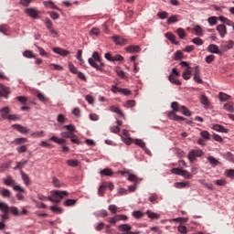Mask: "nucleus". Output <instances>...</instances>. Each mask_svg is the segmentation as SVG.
I'll return each mask as SVG.
<instances>
[{
  "instance_id": "28",
  "label": "nucleus",
  "mask_w": 234,
  "mask_h": 234,
  "mask_svg": "<svg viewBox=\"0 0 234 234\" xmlns=\"http://www.w3.org/2000/svg\"><path fill=\"white\" fill-rule=\"evenodd\" d=\"M168 80L170 81V83H174V85H182V82L175 78V75L171 74L169 77H168Z\"/></svg>"
},
{
  "instance_id": "55",
  "label": "nucleus",
  "mask_w": 234,
  "mask_h": 234,
  "mask_svg": "<svg viewBox=\"0 0 234 234\" xmlns=\"http://www.w3.org/2000/svg\"><path fill=\"white\" fill-rule=\"evenodd\" d=\"M53 186L55 187H61V182L59 179H58V177H53Z\"/></svg>"
},
{
  "instance_id": "37",
  "label": "nucleus",
  "mask_w": 234,
  "mask_h": 234,
  "mask_svg": "<svg viewBox=\"0 0 234 234\" xmlns=\"http://www.w3.org/2000/svg\"><path fill=\"white\" fill-rule=\"evenodd\" d=\"M21 175L26 186H30V177H28V175L25 174V172H22Z\"/></svg>"
},
{
  "instance_id": "19",
  "label": "nucleus",
  "mask_w": 234,
  "mask_h": 234,
  "mask_svg": "<svg viewBox=\"0 0 234 234\" xmlns=\"http://www.w3.org/2000/svg\"><path fill=\"white\" fill-rule=\"evenodd\" d=\"M180 16L173 15L167 19V25H173L174 23H178L180 21Z\"/></svg>"
},
{
  "instance_id": "35",
  "label": "nucleus",
  "mask_w": 234,
  "mask_h": 234,
  "mask_svg": "<svg viewBox=\"0 0 234 234\" xmlns=\"http://www.w3.org/2000/svg\"><path fill=\"white\" fill-rule=\"evenodd\" d=\"M101 175H102L103 176H112V170H111L110 168H105L101 171Z\"/></svg>"
},
{
  "instance_id": "14",
  "label": "nucleus",
  "mask_w": 234,
  "mask_h": 234,
  "mask_svg": "<svg viewBox=\"0 0 234 234\" xmlns=\"http://www.w3.org/2000/svg\"><path fill=\"white\" fill-rule=\"evenodd\" d=\"M53 52H55V54H58L59 56H63L64 58L67 57L69 54H70V52L61 48H53Z\"/></svg>"
},
{
  "instance_id": "61",
  "label": "nucleus",
  "mask_w": 234,
  "mask_h": 234,
  "mask_svg": "<svg viewBox=\"0 0 234 234\" xmlns=\"http://www.w3.org/2000/svg\"><path fill=\"white\" fill-rule=\"evenodd\" d=\"M214 60H215V56L214 55H208L205 58V61L207 63H213Z\"/></svg>"
},
{
  "instance_id": "27",
  "label": "nucleus",
  "mask_w": 234,
  "mask_h": 234,
  "mask_svg": "<svg viewBox=\"0 0 234 234\" xmlns=\"http://www.w3.org/2000/svg\"><path fill=\"white\" fill-rule=\"evenodd\" d=\"M175 187H176V189H184V187H189V183L188 182H177L175 184Z\"/></svg>"
},
{
  "instance_id": "39",
  "label": "nucleus",
  "mask_w": 234,
  "mask_h": 234,
  "mask_svg": "<svg viewBox=\"0 0 234 234\" xmlns=\"http://www.w3.org/2000/svg\"><path fill=\"white\" fill-rule=\"evenodd\" d=\"M32 138H43L45 136V132L40 131V132H35L31 134Z\"/></svg>"
},
{
  "instance_id": "29",
  "label": "nucleus",
  "mask_w": 234,
  "mask_h": 234,
  "mask_svg": "<svg viewBox=\"0 0 234 234\" xmlns=\"http://www.w3.org/2000/svg\"><path fill=\"white\" fill-rule=\"evenodd\" d=\"M207 160H208L209 164L212 165L214 167H216V165H220V162L213 156H208Z\"/></svg>"
},
{
  "instance_id": "32",
  "label": "nucleus",
  "mask_w": 234,
  "mask_h": 234,
  "mask_svg": "<svg viewBox=\"0 0 234 234\" xmlns=\"http://www.w3.org/2000/svg\"><path fill=\"white\" fill-rule=\"evenodd\" d=\"M51 142H54L55 144H58V145H63L65 144L66 140L65 139H59L56 136L50 137Z\"/></svg>"
},
{
  "instance_id": "56",
  "label": "nucleus",
  "mask_w": 234,
  "mask_h": 234,
  "mask_svg": "<svg viewBox=\"0 0 234 234\" xmlns=\"http://www.w3.org/2000/svg\"><path fill=\"white\" fill-rule=\"evenodd\" d=\"M72 134H74V133H72L70 132H63V133H60V136L62 138H71Z\"/></svg>"
},
{
  "instance_id": "18",
  "label": "nucleus",
  "mask_w": 234,
  "mask_h": 234,
  "mask_svg": "<svg viewBox=\"0 0 234 234\" xmlns=\"http://www.w3.org/2000/svg\"><path fill=\"white\" fill-rule=\"evenodd\" d=\"M207 50L211 53V54H220V50H218V46L215 45V44H210L207 47Z\"/></svg>"
},
{
  "instance_id": "20",
  "label": "nucleus",
  "mask_w": 234,
  "mask_h": 234,
  "mask_svg": "<svg viewBox=\"0 0 234 234\" xmlns=\"http://www.w3.org/2000/svg\"><path fill=\"white\" fill-rule=\"evenodd\" d=\"M43 5L47 8H51L52 10H59L58 5H54V2L52 1H44Z\"/></svg>"
},
{
  "instance_id": "13",
  "label": "nucleus",
  "mask_w": 234,
  "mask_h": 234,
  "mask_svg": "<svg viewBox=\"0 0 234 234\" xmlns=\"http://www.w3.org/2000/svg\"><path fill=\"white\" fill-rule=\"evenodd\" d=\"M10 87H6L5 85H1V96L2 98H8V95L10 94Z\"/></svg>"
},
{
  "instance_id": "30",
  "label": "nucleus",
  "mask_w": 234,
  "mask_h": 234,
  "mask_svg": "<svg viewBox=\"0 0 234 234\" xmlns=\"http://www.w3.org/2000/svg\"><path fill=\"white\" fill-rule=\"evenodd\" d=\"M223 109H225V111H228V112H234L233 102H227L226 104H224Z\"/></svg>"
},
{
  "instance_id": "26",
  "label": "nucleus",
  "mask_w": 234,
  "mask_h": 234,
  "mask_svg": "<svg viewBox=\"0 0 234 234\" xmlns=\"http://www.w3.org/2000/svg\"><path fill=\"white\" fill-rule=\"evenodd\" d=\"M193 68L192 67H188L186 70H185V72L183 73V78L185 79V80H191V74H192V72H191V69H192Z\"/></svg>"
},
{
  "instance_id": "60",
  "label": "nucleus",
  "mask_w": 234,
  "mask_h": 234,
  "mask_svg": "<svg viewBox=\"0 0 234 234\" xmlns=\"http://www.w3.org/2000/svg\"><path fill=\"white\" fill-rule=\"evenodd\" d=\"M133 217H134V218H142V217H144V213L141 211H133Z\"/></svg>"
},
{
  "instance_id": "45",
  "label": "nucleus",
  "mask_w": 234,
  "mask_h": 234,
  "mask_svg": "<svg viewBox=\"0 0 234 234\" xmlns=\"http://www.w3.org/2000/svg\"><path fill=\"white\" fill-rule=\"evenodd\" d=\"M107 220H108V222H109L110 224H112V226L116 225V222H119V221H118V216H117V215L114 216L113 218H109Z\"/></svg>"
},
{
  "instance_id": "59",
  "label": "nucleus",
  "mask_w": 234,
  "mask_h": 234,
  "mask_svg": "<svg viewBox=\"0 0 234 234\" xmlns=\"http://www.w3.org/2000/svg\"><path fill=\"white\" fill-rule=\"evenodd\" d=\"M23 56L25 58H34V53H32V51H30V50H26V51H24Z\"/></svg>"
},
{
  "instance_id": "33",
  "label": "nucleus",
  "mask_w": 234,
  "mask_h": 234,
  "mask_svg": "<svg viewBox=\"0 0 234 234\" xmlns=\"http://www.w3.org/2000/svg\"><path fill=\"white\" fill-rule=\"evenodd\" d=\"M180 112H182V114H184L185 116H191V111H189V109H187V107L186 106H181L179 108Z\"/></svg>"
},
{
  "instance_id": "41",
  "label": "nucleus",
  "mask_w": 234,
  "mask_h": 234,
  "mask_svg": "<svg viewBox=\"0 0 234 234\" xmlns=\"http://www.w3.org/2000/svg\"><path fill=\"white\" fill-rule=\"evenodd\" d=\"M159 19H167L169 17V13L165 12V11H162V12H159L157 14Z\"/></svg>"
},
{
  "instance_id": "10",
  "label": "nucleus",
  "mask_w": 234,
  "mask_h": 234,
  "mask_svg": "<svg viewBox=\"0 0 234 234\" xmlns=\"http://www.w3.org/2000/svg\"><path fill=\"white\" fill-rule=\"evenodd\" d=\"M3 182L5 186H7L8 187H14V186H16V180L14 177H12V176H6L4 177Z\"/></svg>"
},
{
  "instance_id": "57",
  "label": "nucleus",
  "mask_w": 234,
  "mask_h": 234,
  "mask_svg": "<svg viewBox=\"0 0 234 234\" xmlns=\"http://www.w3.org/2000/svg\"><path fill=\"white\" fill-rule=\"evenodd\" d=\"M34 0H20V5L22 6H29L30 3H33Z\"/></svg>"
},
{
  "instance_id": "2",
  "label": "nucleus",
  "mask_w": 234,
  "mask_h": 234,
  "mask_svg": "<svg viewBox=\"0 0 234 234\" xmlns=\"http://www.w3.org/2000/svg\"><path fill=\"white\" fill-rule=\"evenodd\" d=\"M64 197H69V192L66 190H55L51 197H45L43 195L38 196L39 200H49V202H55L56 204H59Z\"/></svg>"
},
{
  "instance_id": "22",
  "label": "nucleus",
  "mask_w": 234,
  "mask_h": 234,
  "mask_svg": "<svg viewBox=\"0 0 234 234\" xmlns=\"http://www.w3.org/2000/svg\"><path fill=\"white\" fill-rule=\"evenodd\" d=\"M28 142V139L25 137L16 138L13 141V144L15 145H23V144H27Z\"/></svg>"
},
{
  "instance_id": "34",
  "label": "nucleus",
  "mask_w": 234,
  "mask_h": 234,
  "mask_svg": "<svg viewBox=\"0 0 234 234\" xmlns=\"http://www.w3.org/2000/svg\"><path fill=\"white\" fill-rule=\"evenodd\" d=\"M200 102L202 103V105H204L205 107H208L209 105V100H207V97L206 95H201L200 97Z\"/></svg>"
},
{
  "instance_id": "23",
  "label": "nucleus",
  "mask_w": 234,
  "mask_h": 234,
  "mask_svg": "<svg viewBox=\"0 0 234 234\" xmlns=\"http://www.w3.org/2000/svg\"><path fill=\"white\" fill-rule=\"evenodd\" d=\"M212 129L214 131H217L218 133H228V129H226L224 126L219 124H215Z\"/></svg>"
},
{
  "instance_id": "17",
  "label": "nucleus",
  "mask_w": 234,
  "mask_h": 234,
  "mask_svg": "<svg viewBox=\"0 0 234 234\" xmlns=\"http://www.w3.org/2000/svg\"><path fill=\"white\" fill-rule=\"evenodd\" d=\"M142 48H140V46H129L126 48V52H130V54H136L137 52H140Z\"/></svg>"
},
{
  "instance_id": "58",
  "label": "nucleus",
  "mask_w": 234,
  "mask_h": 234,
  "mask_svg": "<svg viewBox=\"0 0 234 234\" xmlns=\"http://www.w3.org/2000/svg\"><path fill=\"white\" fill-rule=\"evenodd\" d=\"M1 32L2 34H5V36H8V34H10V31L6 26H1Z\"/></svg>"
},
{
  "instance_id": "40",
  "label": "nucleus",
  "mask_w": 234,
  "mask_h": 234,
  "mask_svg": "<svg viewBox=\"0 0 234 234\" xmlns=\"http://www.w3.org/2000/svg\"><path fill=\"white\" fill-rule=\"evenodd\" d=\"M218 19V17H217V16L208 17L207 21H208L210 27H215V25H217V20Z\"/></svg>"
},
{
  "instance_id": "24",
  "label": "nucleus",
  "mask_w": 234,
  "mask_h": 234,
  "mask_svg": "<svg viewBox=\"0 0 234 234\" xmlns=\"http://www.w3.org/2000/svg\"><path fill=\"white\" fill-rule=\"evenodd\" d=\"M105 189H107V182L103 183L98 189L99 197H103L105 195Z\"/></svg>"
},
{
  "instance_id": "44",
  "label": "nucleus",
  "mask_w": 234,
  "mask_h": 234,
  "mask_svg": "<svg viewBox=\"0 0 234 234\" xmlns=\"http://www.w3.org/2000/svg\"><path fill=\"white\" fill-rule=\"evenodd\" d=\"M111 111H112V112H116V114H119L120 116H123L122 110H120L118 107L112 106Z\"/></svg>"
},
{
  "instance_id": "7",
  "label": "nucleus",
  "mask_w": 234,
  "mask_h": 234,
  "mask_svg": "<svg viewBox=\"0 0 234 234\" xmlns=\"http://www.w3.org/2000/svg\"><path fill=\"white\" fill-rule=\"evenodd\" d=\"M204 154V152H202V150H191L188 153V160H190V162H195V159L197 157H200Z\"/></svg>"
},
{
  "instance_id": "21",
  "label": "nucleus",
  "mask_w": 234,
  "mask_h": 234,
  "mask_svg": "<svg viewBox=\"0 0 234 234\" xmlns=\"http://www.w3.org/2000/svg\"><path fill=\"white\" fill-rule=\"evenodd\" d=\"M146 215L148 218H151L152 220H158V218H160V214H156L151 210H147Z\"/></svg>"
},
{
  "instance_id": "15",
  "label": "nucleus",
  "mask_w": 234,
  "mask_h": 234,
  "mask_svg": "<svg viewBox=\"0 0 234 234\" xmlns=\"http://www.w3.org/2000/svg\"><path fill=\"white\" fill-rule=\"evenodd\" d=\"M112 39L115 45H127V39L123 38L122 37H112Z\"/></svg>"
},
{
  "instance_id": "52",
  "label": "nucleus",
  "mask_w": 234,
  "mask_h": 234,
  "mask_svg": "<svg viewBox=\"0 0 234 234\" xmlns=\"http://www.w3.org/2000/svg\"><path fill=\"white\" fill-rule=\"evenodd\" d=\"M192 43H194L195 45L200 46V45H204V40H202L201 38L196 37L192 39Z\"/></svg>"
},
{
  "instance_id": "16",
  "label": "nucleus",
  "mask_w": 234,
  "mask_h": 234,
  "mask_svg": "<svg viewBox=\"0 0 234 234\" xmlns=\"http://www.w3.org/2000/svg\"><path fill=\"white\" fill-rule=\"evenodd\" d=\"M165 36L166 39L171 41V43L173 45H178V41H176V37L173 33L167 32V33H165Z\"/></svg>"
},
{
  "instance_id": "47",
  "label": "nucleus",
  "mask_w": 234,
  "mask_h": 234,
  "mask_svg": "<svg viewBox=\"0 0 234 234\" xmlns=\"http://www.w3.org/2000/svg\"><path fill=\"white\" fill-rule=\"evenodd\" d=\"M28 147H27V145H22V146H18L16 147V151L17 153L21 154V153H27Z\"/></svg>"
},
{
  "instance_id": "49",
  "label": "nucleus",
  "mask_w": 234,
  "mask_h": 234,
  "mask_svg": "<svg viewBox=\"0 0 234 234\" xmlns=\"http://www.w3.org/2000/svg\"><path fill=\"white\" fill-rule=\"evenodd\" d=\"M108 209L109 211H111V213L116 215V211H118V207H116V205H110Z\"/></svg>"
},
{
  "instance_id": "42",
  "label": "nucleus",
  "mask_w": 234,
  "mask_h": 234,
  "mask_svg": "<svg viewBox=\"0 0 234 234\" xmlns=\"http://www.w3.org/2000/svg\"><path fill=\"white\" fill-rule=\"evenodd\" d=\"M11 195H12V192H10V190L6 188L2 189V197H4L5 198H10Z\"/></svg>"
},
{
  "instance_id": "12",
  "label": "nucleus",
  "mask_w": 234,
  "mask_h": 234,
  "mask_svg": "<svg viewBox=\"0 0 234 234\" xmlns=\"http://www.w3.org/2000/svg\"><path fill=\"white\" fill-rule=\"evenodd\" d=\"M13 129L16 131H18V133H21V134H27L28 133V130L27 127H24L21 124H13L12 125Z\"/></svg>"
},
{
  "instance_id": "54",
  "label": "nucleus",
  "mask_w": 234,
  "mask_h": 234,
  "mask_svg": "<svg viewBox=\"0 0 234 234\" xmlns=\"http://www.w3.org/2000/svg\"><path fill=\"white\" fill-rule=\"evenodd\" d=\"M50 210L54 213H58V215L62 213L61 207L56 206L50 207Z\"/></svg>"
},
{
  "instance_id": "8",
  "label": "nucleus",
  "mask_w": 234,
  "mask_h": 234,
  "mask_svg": "<svg viewBox=\"0 0 234 234\" xmlns=\"http://www.w3.org/2000/svg\"><path fill=\"white\" fill-rule=\"evenodd\" d=\"M25 14L29 16V17H33V19H37L39 11L36 8L29 7L25 10Z\"/></svg>"
},
{
  "instance_id": "4",
  "label": "nucleus",
  "mask_w": 234,
  "mask_h": 234,
  "mask_svg": "<svg viewBox=\"0 0 234 234\" xmlns=\"http://www.w3.org/2000/svg\"><path fill=\"white\" fill-rule=\"evenodd\" d=\"M171 107L173 111L168 112V118H170V120H174L175 122H182L186 120V118L180 115H176V112L180 111V109L178 108V102L176 101L172 102Z\"/></svg>"
},
{
  "instance_id": "6",
  "label": "nucleus",
  "mask_w": 234,
  "mask_h": 234,
  "mask_svg": "<svg viewBox=\"0 0 234 234\" xmlns=\"http://www.w3.org/2000/svg\"><path fill=\"white\" fill-rule=\"evenodd\" d=\"M172 173L174 175H179L180 176H184L186 180L193 178V176L187 170H182L180 168H173Z\"/></svg>"
},
{
  "instance_id": "1",
  "label": "nucleus",
  "mask_w": 234,
  "mask_h": 234,
  "mask_svg": "<svg viewBox=\"0 0 234 234\" xmlns=\"http://www.w3.org/2000/svg\"><path fill=\"white\" fill-rule=\"evenodd\" d=\"M1 212L3 213L2 222H1V231H3L5 230V220H8L9 218L8 215H14L15 217H17V215H19V211L17 210V207H8L6 203L2 202Z\"/></svg>"
},
{
  "instance_id": "38",
  "label": "nucleus",
  "mask_w": 234,
  "mask_h": 234,
  "mask_svg": "<svg viewBox=\"0 0 234 234\" xmlns=\"http://www.w3.org/2000/svg\"><path fill=\"white\" fill-rule=\"evenodd\" d=\"M68 165H69V167H78V165H80V162L78 160H68L67 161Z\"/></svg>"
},
{
  "instance_id": "46",
  "label": "nucleus",
  "mask_w": 234,
  "mask_h": 234,
  "mask_svg": "<svg viewBox=\"0 0 234 234\" xmlns=\"http://www.w3.org/2000/svg\"><path fill=\"white\" fill-rule=\"evenodd\" d=\"M14 191H19V193H25V188H23V186L16 185V183L15 184V186H13Z\"/></svg>"
},
{
  "instance_id": "9",
  "label": "nucleus",
  "mask_w": 234,
  "mask_h": 234,
  "mask_svg": "<svg viewBox=\"0 0 234 234\" xmlns=\"http://www.w3.org/2000/svg\"><path fill=\"white\" fill-rule=\"evenodd\" d=\"M194 70H195L194 71V81H196V83H199V84L204 83V80H202L200 78V67L196 66Z\"/></svg>"
},
{
  "instance_id": "11",
  "label": "nucleus",
  "mask_w": 234,
  "mask_h": 234,
  "mask_svg": "<svg viewBox=\"0 0 234 234\" xmlns=\"http://www.w3.org/2000/svg\"><path fill=\"white\" fill-rule=\"evenodd\" d=\"M217 30L220 35V37H226V34H228V28L224 26V24L218 25Z\"/></svg>"
},
{
  "instance_id": "62",
  "label": "nucleus",
  "mask_w": 234,
  "mask_h": 234,
  "mask_svg": "<svg viewBox=\"0 0 234 234\" xmlns=\"http://www.w3.org/2000/svg\"><path fill=\"white\" fill-rule=\"evenodd\" d=\"M177 229L179 233L187 234V228H186V226H179Z\"/></svg>"
},
{
  "instance_id": "3",
  "label": "nucleus",
  "mask_w": 234,
  "mask_h": 234,
  "mask_svg": "<svg viewBox=\"0 0 234 234\" xmlns=\"http://www.w3.org/2000/svg\"><path fill=\"white\" fill-rule=\"evenodd\" d=\"M88 61L91 67L97 70H100L101 72H103V67H105V64L101 62V58L98 52H93L92 58H89Z\"/></svg>"
},
{
  "instance_id": "36",
  "label": "nucleus",
  "mask_w": 234,
  "mask_h": 234,
  "mask_svg": "<svg viewBox=\"0 0 234 234\" xmlns=\"http://www.w3.org/2000/svg\"><path fill=\"white\" fill-rule=\"evenodd\" d=\"M37 98L39 100V101H42L43 103H47L48 101V99L45 97V94L38 92L37 94Z\"/></svg>"
},
{
  "instance_id": "43",
  "label": "nucleus",
  "mask_w": 234,
  "mask_h": 234,
  "mask_svg": "<svg viewBox=\"0 0 234 234\" xmlns=\"http://www.w3.org/2000/svg\"><path fill=\"white\" fill-rule=\"evenodd\" d=\"M76 202H77L76 199H67L64 202V206H66V207L76 206Z\"/></svg>"
},
{
  "instance_id": "31",
  "label": "nucleus",
  "mask_w": 234,
  "mask_h": 234,
  "mask_svg": "<svg viewBox=\"0 0 234 234\" xmlns=\"http://www.w3.org/2000/svg\"><path fill=\"white\" fill-rule=\"evenodd\" d=\"M218 98L220 101H228L229 100H231V96L224 93V92H219Z\"/></svg>"
},
{
  "instance_id": "50",
  "label": "nucleus",
  "mask_w": 234,
  "mask_h": 234,
  "mask_svg": "<svg viewBox=\"0 0 234 234\" xmlns=\"http://www.w3.org/2000/svg\"><path fill=\"white\" fill-rule=\"evenodd\" d=\"M200 136L202 138H204L205 140H210V138H209V132H207V131H202L200 133Z\"/></svg>"
},
{
  "instance_id": "5",
  "label": "nucleus",
  "mask_w": 234,
  "mask_h": 234,
  "mask_svg": "<svg viewBox=\"0 0 234 234\" xmlns=\"http://www.w3.org/2000/svg\"><path fill=\"white\" fill-rule=\"evenodd\" d=\"M2 118H5V120H10L13 122H17L19 120V116L16 114H10V108L5 107L1 110Z\"/></svg>"
},
{
  "instance_id": "51",
  "label": "nucleus",
  "mask_w": 234,
  "mask_h": 234,
  "mask_svg": "<svg viewBox=\"0 0 234 234\" xmlns=\"http://www.w3.org/2000/svg\"><path fill=\"white\" fill-rule=\"evenodd\" d=\"M69 70H70L73 74H78V68H76V66H74V64L69 63Z\"/></svg>"
},
{
  "instance_id": "53",
  "label": "nucleus",
  "mask_w": 234,
  "mask_h": 234,
  "mask_svg": "<svg viewBox=\"0 0 234 234\" xmlns=\"http://www.w3.org/2000/svg\"><path fill=\"white\" fill-rule=\"evenodd\" d=\"M24 165H27V161L16 162V166L14 169H21Z\"/></svg>"
},
{
  "instance_id": "63",
  "label": "nucleus",
  "mask_w": 234,
  "mask_h": 234,
  "mask_svg": "<svg viewBox=\"0 0 234 234\" xmlns=\"http://www.w3.org/2000/svg\"><path fill=\"white\" fill-rule=\"evenodd\" d=\"M197 36H201L203 30H202V27L200 26H196L195 28H194Z\"/></svg>"
},
{
  "instance_id": "48",
  "label": "nucleus",
  "mask_w": 234,
  "mask_h": 234,
  "mask_svg": "<svg viewBox=\"0 0 234 234\" xmlns=\"http://www.w3.org/2000/svg\"><path fill=\"white\" fill-rule=\"evenodd\" d=\"M16 100H17V101L22 103V105H27V97L19 96V97H16Z\"/></svg>"
},
{
  "instance_id": "25",
  "label": "nucleus",
  "mask_w": 234,
  "mask_h": 234,
  "mask_svg": "<svg viewBox=\"0 0 234 234\" xmlns=\"http://www.w3.org/2000/svg\"><path fill=\"white\" fill-rule=\"evenodd\" d=\"M176 34L179 37V39H184V37H186L187 36V34L186 33V30H184V28L179 27L176 29Z\"/></svg>"
},
{
  "instance_id": "64",
  "label": "nucleus",
  "mask_w": 234,
  "mask_h": 234,
  "mask_svg": "<svg viewBox=\"0 0 234 234\" xmlns=\"http://www.w3.org/2000/svg\"><path fill=\"white\" fill-rule=\"evenodd\" d=\"M112 61H123V57L122 55H115L112 58Z\"/></svg>"
}]
</instances>
